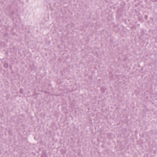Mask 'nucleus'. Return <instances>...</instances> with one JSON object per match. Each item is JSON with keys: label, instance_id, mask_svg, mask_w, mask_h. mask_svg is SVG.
Masks as SVG:
<instances>
[{"label": "nucleus", "instance_id": "1", "mask_svg": "<svg viewBox=\"0 0 157 157\" xmlns=\"http://www.w3.org/2000/svg\"><path fill=\"white\" fill-rule=\"evenodd\" d=\"M8 64H7V63H6V64H4V67L6 68H8Z\"/></svg>", "mask_w": 157, "mask_h": 157}, {"label": "nucleus", "instance_id": "2", "mask_svg": "<svg viewBox=\"0 0 157 157\" xmlns=\"http://www.w3.org/2000/svg\"><path fill=\"white\" fill-rule=\"evenodd\" d=\"M22 89H21L20 90V93L21 94H22Z\"/></svg>", "mask_w": 157, "mask_h": 157}, {"label": "nucleus", "instance_id": "3", "mask_svg": "<svg viewBox=\"0 0 157 157\" xmlns=\"http://www.w3.org/2000/svg\"><path fill=\"white\" fill-rule=\"evenodd\" d=\"M41 157H44V155H42L41 156Z\"/></svg>", "mask_w": 157, "mask_h": 157}]
</instances>
